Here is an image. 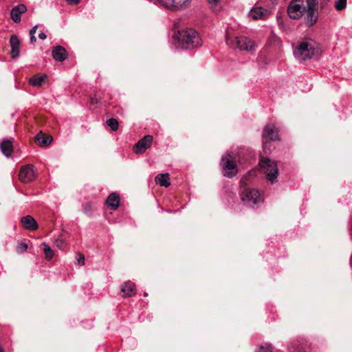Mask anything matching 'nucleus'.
<instances>
[{"label":"nucleus","instance_id":"obj_1","mask_svg":"<svg viewBox=\"0 0 352 352\" xmlns=\"http://www.w3.org/2000/svg\"><path fill=\"white\" fill-rule=\"evenodd\" d=\"M318 0H292L287 6L288 16L294 20L303 19L307 27L314 26L318 20Z\"/></svg>","mask_w":352,"mask_h":352},{"label":"nucleus","instance_id":"obj_2","mask_svg":"<svg viewBox=\"0 0 352 352\" xmlns=\"http://www.w3.org/2000/svg\"><path fill=\"white\" fill-rule=\"evenodd\" d=\"M255 170H250L245 175L241 180V188L245 187L248 182L255 176ZM241 199L247 206L252 208H258L264 201L263 196L258 190L249 188H244L241 190Z\"/></svg>","mask_w":352,"mask_h":352},{"label":"nucleus","instance_id":"obj_3","mask_svg":"<svg viewBox=\"0 0 352 352\" xmlns=\"http://www.w3.org/2000/svg\"><path fill=\"white\" fill-rule=\"evenodd\" d=\"M320 53L316 43L311 38L302 41L294 48V55L299 60L317 58Z\"/></svg>","mask_w":352,"mask_h":352},{"label":"nucleus","instance_id":"obj_4","mask_svg":"<svg viewBox=\"0 0 352 352\" xmlns=\"http://www.w3.org/2000/svg\"><path fill=\"white\" fill-rule=\"evenodd\" d=\"M177 41L179 47L186 50L197 48L202 45L199 32L192 28L179 31Z\"/></svg>","mask_w":352,"mask_h":352},{"label":"nucleus","instance_id":"obj_5","mask_svg":"<svg viewBox=\"0 0 352 352\" xmlns=\"http://www.w3.org/2000/svg\"><path fill=\"white\" fill-rule=\"evenodd\" d=\"M226 43L232 47H236L240 50L250 52H254L256 47L255 43L253 41L243 36H236L234 38H227Z\"/></svg>","mask_w":352,"mask_h":352},{"label":"nucleus","instance_id":"obj_6","mask_svg":"<svg viewBox=\"0 0 352 352\" xmlns=\"http://www.w3.org/2000/svg\"><path fill=\"white\" fill-rule=\"evenodd\" d=\"M154 4L170 10L176 11L186 8L192 0H148Z\"/></svg>","mask_w":352,"mask_h":352},{"label":"nucleus","instance_id":"obj_7","mask_svg":"<svg viewBox=\"0 0 352 352\" xmlns=\"http://www.w3.org/2000/svg\"><path fill=\"white\" fill-rule=\"evenodd\" d=\"M260 164L265 170L267 180L273 184L276 181L278 174L276 162L269 158L262 157L260 161Z\"/></svg>","mask_w":352,"mask_h":352},{"label":"nucleus","instance_id":"obj_8","mask_svg":"<svg viewBox=\"0 0 352 352\" xmlns=\"http://www.w3.org/2000/svg\"><path fill=\"white\" fill-rule=\"evenodd\" d=\"M221 166L224 177L232 178L235 176L238 172L235 161L230 160L228 156H222Z\"/></svg>","mask_w":352,"mask_h":352},{"label":"nucleus","instance_id":"obj_9","mask_svg":"<svg viewBox=\"0 0 352 352\" xmlns=\"http://www.w3.org/2000/svg\"><path fill=\"white\" fill-rule=\"evenodd\" d=\"M36 177L34 166L32 164L22 166L19 173V179L23 183L32 182Z\"/></svg>","mask_w":352,"mask_h":352},{"label":"nucleus","instance_id":"obj_10","mask_svg":"<svg viewBox=\"0 0 352 352\" xmlns=\"http://www.w3.org/2000/svg\"><path fill=\"white\" fill-rule=\"evenodd\" d=\"M263 137L264 139L263 143V150L265 153H267V146L268 141L276 140L278 139V131L275 129V126L272 124H267L263 129Z\"/></svg>","mask_w":352,"mask_h":352},{"label":"nucleus","instance_id":"obj_11","mask_svg":"<svg viewBox=\"0 0 352 352\" xmlns=\"http://www.w3.org/2000/svg\"><path fill=\"white\" fill-rule=\"evenodd\" d=\"M153 140L152 135H147L140 140L133 146V151L136 154L144 153L148 148Z\"/></svg>","mask_w":352,"mask_h":352},{"label":"nucleus","instance_id":"obj_12","mask_svg":"<svg viewBox=\"0 0 352 352\" xmlns=\"http://www.w3.org/2000/svg\"><path fill=\"white\" fill-rule=\"evenodd\" d=\"M268 14L269 12L267 9L255 6L250 10L249 16L254 20L264 19L267 17Z\"/></svg>","mask_w":352,"mask_h":352},{"label":"nucleus","instance_id":"obj_13","mask_svg":"<svg viewBox=\"0 0 352 352\" xmlns=\"http://www.w3.org/2000/svg\"><path fill=\"white\" fill-rule=\"evenodd\" d=\"M26 10V6L24 4H19L14 7L10 11L12 20L15 23H19L21 20V15L25 13Z\"/></svg>","mask_w":352,"mask_h":352},{"label":"nucleus","instance_id":"obj_14","mask_svg":"<svg viewBox=\"0 0 352 352\" xmlns=\"http://www.w3.org/2000/svg\"><path fill=\"white\" fill-rule=\"evenodd\" d=\"M10 44L11 47L10 55L12 58H16L19 56L20 41L17 36L11 35L10 37Z\"/></svg>","mask_w":352,"mask_h":352},{"label":"nucleus","instance_id":"obj_15","mask_svg":"<svg viewBox=\"0 0 352 352\" xmlns=\"http://www.w3.org/2000/svg\"><path fill=\"white\" fill-rule=\"evenodd\" d=\"M52 55L53 58L59 62H63L67 57L66 50L60 45H57L54 47L52 51Z\"/></svg>","mask_w":352,"mask_h":352},{"label":"nucleus","instance_id":"obj_16","mask_svg":"<svg viewBox=\"0 0 352 352\" xmlns=\"http://www.w3.org/2000/svg\"><path fill=\"white\" fill-rule=\"evenodd\" d=\"M121 292L122 293V296L125 298L135 295L136 293L135 285L131 281L125 282L122 285Z\"/></svg>","mask_w":352,"mask_h":352},{"label":"nucleus","instance_id":"obj_17","mask_svg":"<svg viewBox=\"0 0 352 352\" xmlns=\"http://www.w3.org/2000/svg\"><path fill=\"white\" fill-rule=\"evenodd\" d=\"M21 222L23 227L28 230H35L38 228L36 220L30 215H26L21 218Z\"/></svg>","mask_w":352,"mask_h":352},{"label":"nucleus","instance_id":"obj_18","mask_svg":"<svg viewBox=\"0 0 352 352\" xmlns=\"http://www.w3.org/2000/svg\"><path fill=\"white\" fill-rule=\"evenodd\" d=\"M13 138L3 140L0 143V148L3 154L6 157H10L13 152Z\"/></svg>","mask_w":352,"mask_h":352},{"label":"nucleus","instance_id":"obj_19","mask_svg":"<svg viewBox=\"0 0 352 352\" xmlns=\"http://www.w3.org/2000/svg\"><path fill=\"white\" fill-rule=\"evenodd\" d=\"M106 204L112 210H116L120 206V197L116 192L111 193L106 199Z\"/></svg>","mask_w":352,"mask_h":352},{"label":"nucleus","instance_id":"obj_20","mask_svg":"<svg viewBox=\"0 0 352 352\" xmlns=\"http://www.w3.org/2000/svg\"><path fill=\"white\" fill-rule=\"evenodd\" d=\"M46 78L47 76L45 74H36L29 79V84L34 87H41Z\"/></svg>","mask_w":352,"mask_h":352},{"label":"nucleus","instance_id":"obj_21","mask_svg":"<svg viewBox=\"0 0 352 352\" xmlns=\"http://www.w3.org/2000/svg\"><path fill=\"white\" fill-rule=\"evenodd\" d=\"M289 351L290 352H305V344L301 340H295L290 344Z\"/></svg>","mask_w":352,"mask_h":352},{"label":"nucleus","instance_id":"obj_22","mask_svg":"<svg viewBox=\"0 0 352 352\" xmlns=\"http://www.w3.org/2000/svg\"><path fill=\"white\" fill-rule=\"evenodd\" d=\"M155 181L161 186L168 187L170 185L168 173L158 174L155 177Z\"/></svg>","mask_w":352,"mask_h":352},{"label":"nucleus","instance_id":"obj_23","mask_svg":"<svg viewBox=\"0 0 352 352\" xmlns=\"http://www.w3.org/2000/svg\"><path fill=\"white\" fill-rule=\"evenodd\" d=\"M35 140L41 146L48 145L52 142V139H50L48 137L44 136V135L42 133H39L36 135V136L35 137Z\"/></svg>","mask_w":352,"mask_h":352},{"label":"nucleus","instance_id":"obj_24","mask_svg":"<svg viewBox=\"0 0 352 352\" xmlns=\"http://www.w3.org/2000/svg\"><path fill=\"white\" fill-rule=\"evenodd\" d=\"M43 251L45 254V258L47 260H50L54 256V252L51 248L46 243H43Z\"/></svg>","mask_w":352,"mask_h":352},{"label":"nucleus","instance_id":"obj_25","mask_svg":"<svg viewBox=\"0 0 352 352\" xmlns=\"http://www.w3.org/2000/svg\"><path fill=\"white\" fill-rule=\"evenodd\" d=\"M107 124L113 131H117L118 129L119 124L118 120L115 118H110L107 120Z\"/></svg>","mask_w":352,"mask_h":352},{"label":"nucleus","instance_id":"obj_26","mask_svg":"<svg viewBox=\"0 0 352 352\" xmlns=\"http://www.w3.org/2000/svg\"><path fill=\"white\" fill-rule=\"evenodd\" d=\"M346 0H337L335 2L334 7L337 10H342L346 8Z\"/></svg>","mask_w":352,"mask_h":352},{"label":"nucleus","instance_id":"obj_27","mask_svg":"<svg viewBox=\"0 0 352 352\" xmlns=\"http://www.w3.org/2000/svg\"><path fill=\"white\" fill-rule=\"evenodd\" d=\"M28 244L25 242H19L17 244V246H16V252L18 253H23L24 252H25L28 249Z\"/></svg>","mask_w":352,"mask_h":352},{"label":"nucleus","instance_id":"obj_28","mask_svg":"<svg viewBox=\"0 0 352 352\" xmlns=\"http://www.w3.org/2000/svg\"><path fill=\"white\" fill-rule=\"evenodd\" d=\"M256 352H272V348L270 344L261 346Z\"/></svg>","mask_w":352,"mask_h":352},{"label":"nucleus","instance_id":"obj_29","mask_svg":"<svg viewBox=\"0 0 352 352\" xmlns=\"http://www.w3.org/2000/svg\"><path fill=\"white\" fill-rule=\"evenodd\" d=\"M54 245L58 248L59 249H64L66 246V243L62 239H56L54 241Z\"/></svg>","mask_w":352,"mask_h":352},{"label":"nucleus","instance_id":"obj_30","mask_svg":"<svg viewBox=\"0 0 352 352\" xmlns=\"http://www.w3.org/2000/svg\"><path fill=\"white\" fill-rule=\"evenodd\" d=\"M77 263L80 266H82L85 265V256L83 254H78Z\"/></svg>","mask_w":352,"mask_h":352},{"label":"nucleus","instance_id":"obj_31","mask_svg":"<svg viewBox=\"0 0 352 352\" xmlns=\"http://www.w3.org/2000/svg\"><path fill=\"white\" fill-rule=\"evenodd\" d=\"M99 102L98 99L96 98V96H93L90 98V103L91 105H94L95 104H97Z\"/></svg>","mask_w":352,"mask_h":352},{"label":"nucleus","instance_id":"obj_32","mask_svg":"<svg viewBox=\"0 0 352 352\" xmlns=\"http://www.w3.org/2000/svg\"><path fill=\"white\" fill-rule=\"evenodd\" d=\"M69 5H77L79 3L80 0H65Z\"/></svg>","mask_w":352,"mask_h":352},{"label":"nucleus","instance_id":"obj_33","mask_svg":"<svg viewBox=\"0 0 352 352\" xmlns=\"http://www.w3.org/2000/svg\"><path fill=\"white\" fill-rule=\"evenodd\" d=\"M38 28V25H34L30 30V35H34L36 30Z\"/></svg>","mask_w":352,"mask_h":352},{"label":"nucleus","instance_id":"obj_34","mask_svg":"<svg viewBox=\"0 0 352 352\" xmlns=\"http://www.w3.org/2000/svg\"><path fill=\"white\" fill-rule=\"evenodd\" d=\"M46 37H47L46 34H45L44 32H40V33L38 34V38H39L40 39H41V40H44V39H45V38H46Z\"/></svg>","mask_w":352,"mask_h":352},{"label":"nucleus","instance_id":"obj_35","mask_svg":"<svg viewBox=\"0 0 352 352\" xmlns=\"http://www.w3.org/2000/svg\"><path fill=\"white\" fill-rule=\"evenodd\" d=\"M30 43H32V44H34L36 43V38L35 35H30Z\"/></svg>","mask_w":352,"mask_h":352},{"label":"nucleus","instance_id":"obj_36","mask_svg":"<svg viewBox=\"0 0 352 352\" xmlns=\"http://www.w3.org/2000/svg\"><path fill=\"white\" fill-rule=\"evenodd\" d=\"M89 206H89V204H85V207H84V212H85V213H88V212H89V208H89Z\"/></svg>","mask_w":352,"mask_h":352},{"label":"nucleus","instance_id":"obj_37","mask_svg":"<svg viewBox=\"0 0 352 352\" xmlns=\"http://www.w3.org/2000/svg\"><path fill=\"white\" fill-rule=\"evenodd\" d=\"M208 2L211 4H216L218 2V0H208Z\"/></svg>","mask_w":352,"mask_h":352},{"label":"nucleus","instance_id":"obj_38","mask_svg":"<svg viewBox=\"0 0 352 352\" xmlns=\"http://www.w3.org/2000/svg\"><path fill=\"white\" fill-rule=\"evenodd\" d=\"M350 265H351V267L352 268V254H351V256L350 258Z\"/></svg>","mask_w":352,"mask_h":352},{"label":"nucleus","instance_id":"obj_39","mask_svg":"<svg viewBox=\"0 0 352 352\" xmlns=\"http://www.w3.org/2000/svg\"><path fill=\"white\" fill-rule=\"evenodd\" d=\"M0 352H4L3 348L0 346Z\"/></svg>","mask_w":352,"mask_h":352}]
</instances>
